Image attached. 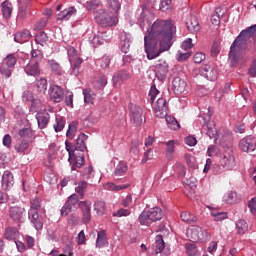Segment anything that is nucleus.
<instances>
[{
    "mask_svg": "<svg viewBox=\"0 0 256 256\" xmlns=\"http://www.w3.org/2000/svg\"><path fill=\"white\" fill-rule=\"evenodd\" d=\"M177 29L173 21L156 20L151 26L148 35L144 37V49L149 60L159 57L169 51L173 45V36Z\"/></svg>",
    "mask_w": 256,
    "mask_h": 256,
    "instance_id": "obj_1",
    "label": "nucleus"
},
{
    "mask_svg": "<svg viewBox=\"0 0 256 256\" xmlns=\"http://www.w3.org/2000/svg\"><path fill=\"white\" fill-rule=\"evenodd\" d=\"M251 39L256 44V24L242 30L232 43L229 52L231 65H237L243 59V51L249 47Z\"/></svg>",
    "mask_w": 256,
    "mask_h": 256,
    "instance_id": "obj_2",
    "label": "nucleus"
},
{
    "mask_svg": "<svg viewBox=\"0 0 256 256\" xmlns=\"http://www.w3.org/2000/svg\"><path fill=\"white\" fill-rule=\"evenodd\" d=\"M163 219V210L159 207H154L148 211H143L138 217L140 225L149 226L151 223H156V221H161Z\"/></svg>",
    "mask_w": 256,
    "mask_h": 256,
    "instance_id": "obj_3",
    "label": "nucleus"
},
{
    "mask_svg": "<svg viewBox=\"0 0 256 256\" xmlns=\"http://www.w3.org/2000/svg\"><path fill=\"white\" fill-rule=\"evenodd\" d=\"M95 21L101 27H113L117 25V16L113 12L106 9H99L95 13Z\"/></svg>",
    "mask_w": 256,
    "mask_h": 256,
    "instance_id": "obj_4",
    "label": "nucleus"
},
{
    "mask_svg": "<svg viewBox=\"0 0 256 256\" xmlns=\"http://www.w3.org/2000/svg\"><path fill=\"white\" fill-rule=\"evenodd\" d=\"M130 121L135 125V127H139L145 123V116H143V108L139 107L135 104L130 105Z\"/></svg>",
    "mask_w": 256,
    "mask_h": 256,
    "instance_id": "obj_5",
    "label": "nucleus"
},
{
    "mask_svg": "<svg viewBox=\"0 0 256 256\" xmlns=\"http://www.w3.org/2000/svg\"><path fill=\"white\" fill-rule=\"evenodd\" d=\"M9 217L14 221V223L21 225V223L25 222V208L19 205L11 206L9 208Z\"/></svg>",
    "mask_w": 256,
    "mask_h": 256,
    "instance_id": "obj_6",
    "label": "nucleus"
},
{
    "mask_svg": "<svg viewBox=\"0 0 256 256\" xmlns=\"http://www.w3.org/2000/svg\"><path fill=\"white\" fill-rule=\"evenodd\" d=\"M189 235H190V239H192V241L194 243H196V241H205V240L209 239V237H211L209 235V232H207L206 229H203L199 226L193 227L189 231Z\"/></svg>",
    "mask_w": 256,
    "mask_h": 256,
    "instance_id": "obj_7",
    "label": "nucleus"
},
{
    "mask_svg": "<svg viewBox=\"0 0 256 256\" xmlns=\"http://www.w3.org/2000/svg\"><path fill=\"white\" fill-rule=\"evenodd\" d=\"M239 149L244 153H253L256 149V138L253 136H246L239 142Z\"/></svg>",
    "mask_w": 256,
    "mask_h": 256,
    "instance_id": "obj_8",
    "label": "nucleus"
},
{
    "mask_svg": "<svg viewBox=\"0 0 256 256\" xmlns=\"http://www.w3.org/2000/svg\"><path fill=\"white\" fill-rule=\"evenodd\" d=\"M169 73V64L165 60H159L155 65V76L159 81H165Z\"/></svg>",
    "mask_w": 256,
    "mask_h": 256,
    "instance_id": "obj_9",
    "label": "nucleus"
},
{
    "mask_svg": "<svg viewBox=\"0 0 256 256\" xmlns=\"http://www.w3.org/2000/svg\"><path fill=\"white\" fill-rule=\"evenodd\" d=\"M79 208L82 213V223L84 225H87L88 223H91V202L89 201H80L79 202Z\"/></svg>",
    "mask_w": 256,
    "mask_h": 256,
    "instance_id": "obj_10",
    "label": "nucleus"
},
{
    "mask_svg": "<svg viewBox=\"0 0 256 256\" xmlns=\"http://www.w3.org/2000/svg\"><path fill=\"white\" fill-rule=\"evenodd\" d=\"M64 94L63 88L55 84L51 85L48 90V95L54 103H61V101H63Z\"/></svg>",
    "mask_w": 256,
    "mask_h": 256,
    "instance_id": "obj_11",
    "label": "nucleus"
},
{
    "mask_svg": "<svg viewBox=\"0 0 256 256\" xmlns=\"http://www.w3.org/2000/svg\"><path fill=\"white\" fill-rule=\"evenodd\" d=\"M221 166L224 169H227V171L233 170L235 167V155H233V151L226 152L222 155V158L220 160Z\"/></svg>",
    "mask_w": 256,
    "mask_h": 256,
    "instance_id": "obj_12",
    "label": "nucleus"
},
{
    "mask_svg": "<svg viewBox=\"0 0 256 256\" xmlns=\"http://www.w3.org/2000/svg\"><path fill=\"white\" fill-rule=\"evenodd\" d=\"M168 110L169 108H167V100H165V98H158L154 106L155 116L163 119V117L167 115Z\"/></svg>",
    "mask_w": 256,
    "mask_h": 256,
    "instance_id": "obj_13",
    "label": "nucleus"
},
{
    "mask_svg": "<svg viewBox=\"0 0 256 256\" xmlns=\"http://www.w3.org/2000/svg\"><path fill=\"white\" fill-rule=\"evenodd\" d=\"M172 89L176 95H181L187 89V82L181 77H175L172 82Z\"/></svg>",
    "mask_w": 256,
    "mask_h": 256,
    "instance_id": "obj_14",
    "label": "nucleus"
},
{
    "mask_svg": "<svg viewBox=\"0 0 256 256\" xmlns=\"http://www.w3.org/2000/svg\"><path fill=\"white\" fill-rule=\"evenodd\" d=\"M24 71L29 77H39V75H41V68L39 67V63L31 62L30 60L29 63L24 66Z\"/></svg>",
    "mask_w": 256,
    "mask_h": 256,
    "instance_id": "obj_15",
    "label": "nucleus"
},
{
    "mask_svg": "<svg viewBox=\"0 0 256 256\" xmlns=\"http://www.w3.org/2000/svg\"><path fill=\"white\" fill-rule=\"evenodd\" d=\"M28 219L37 231L43 229V216H40L39 212H28Z\"/></svg>",
    "mask_w": 256,
    "mask_h": 256,
    "instance_id": "obj_16",
    "label": "nucleus"
},
{
    "mask_svg": "<svg viewBox=\"0 0 256 256\" xmlns=\"http://www.w3.org/2000/svg\"><path fill=\"white\" fill-rule=\"evenodd\" d=\"M14 184L15 180L13 179V173L9 170L4 171L2 175V188L4 191H9Z\"/></svg>",
    "mask_w": 256,
    "mask_h": 256,
    "instance_id": "obj_17",
    "label": "nucleus"
},
{
    "mask_svg": "<svg viewBox=\"0 0 256 256\" xmlns=\"http://www.w3.org/2000/svg\"><path fill=\"white\" fill-rule=\"evenodd\" d=\"M131 47V34L127 32H122L120 34V49L122 53H129Z\"/></svg>",
    "mask_w": 256,
    "mask_h": 256,
    "instance_id": "obj_18",
    "label": "nucleus"
},
{
    "mask_svg": "<svg viewBox=\"0 0 256 256\" xmlns=\"http://www.w3.org/2000/svg\"><path fill=\"white\" fill-rule=\"evenodd\" d=\"M19 137L21 139H24V141H33L35 139V132H33V129L31 128V124H27L26 127H23L18 131Z\"/></svg>",
    "mask_w": 256,
    "mask_h": 256,
    "instance_id": "obj_19",
    "label": "nucleus"
},
{
    "mask_svg": "<svg viewBox=\"0 0 256 256\" xmlns=\"http://www.w3.org/2000/svg\"><path fill=\"white\" fill-rule=\"evenodd\" d=\"M201 75L208 79V81H215L218 76L217 70L210 65H205L201 68Z\"/></svg>",
    "mask_w": 256,
    "mask_h": 256,
    "instance_id": "obj_20",
    "label": "nucleus"
},
{
    "mask_svg": "<svg viewBox=\"0 0 256 256\" xmlns=\"http://www.w3.org/2000/svg\"><path fill=\"white\" fill-rule=\"evenodd\" d=\"M51 119V115L48 112H38L36 114V120L38 123L39 129H45L47 125H49V120Z\"/></svg>",
    "mask_w": 256,
    "mask_h": 256,
    "instance_id": "obj_21",
    "label": "nucleus"
},
{
    "mask_svg": "<svg viewBox=\"0 0 256 256\" xmlns=\"http://www.w3.org/2000/svg\"><path fill=\"white\" fill-rule=\"evenodd\" d=\"M186 26L189 33H192L193 35L201 31V25H199V20H197V17L195 16L190 17V20L186 22Z\"/></svg>",
    "mask_w": 256,
    "mask_h": 256,
    "instance_id": "obj_22",
    "label": "nucleus"
},
{
    "mask_svg": "<svg viewBox=\"0 0 256 256\" xmlns=\"http://www.w3.org/2000/svg\"><path fill=\"white\" fill-rule=\"evenodd\" d=\"M47 78H39L34 83V91H36L39 95H45L47 93Z\"/></svg>",
    "mask_w": 256,
    "mask_h": 256,
    "instance_id": "obj_23",
    "label": "nucleus"
},
{
    "mask_svg": "<svg viewBox=\"0 0 256 256\" xmlns=\"http://www.w3.org/2000/svg\"><path fill=\"white\" fill-rule=\"evenodd\" d=\"M27 101H31L30 111L32 113H39L41 111V107L43 106V103L39 99H33V94L31 92H26Z\"/></svg>",
    "mask_w": 256,
    "mask_h": 256,
    "instance_id": "obj_24",
    "label": "nucleus"
},
{
    "mask_svg": "<svg viewBox=\"0 0 256 256\" xmlns=\"http://www.w3.org/2000/svg\"><path fill=\"white\" fill-rule=\"evenodd\" d=\"M75 15H77V9L73 6H71V7H68L66 9H64L63 11H61L58 14V17L62 21H69V19L72 17H75Z\"/></svg>",
    "mask_w": 256,
    "mask_h": 256,
    "instance_id": "obj_25",
    "label": "nucleus"
},
{
    "mask_svg": "<svg viewBox=\"0 0 256 256\" xmlns=\"http://www.w3.org/2000/svg\"><path fill=\"white\" fill-rule=\"evenodd\" d=\"M71 64V75H74L77 77L79 75V70L81 69V64L83 63V59L76 57V58H70L69 60Z\"/></svg>",
    "mask_w": 256,
    "mask_h": 256,
    "instance_id": "obj_26",
    "label": "nucleus"
},
{
    "mask_svg": "<svg viewBox=\"0 0 256 256\" xmlns=\"http://www.w3.org/2000/svg\"><path fill=\"white\" fill-rule=\"evenodd\" d=\"M87 139L88 136L85 135V133H81L75 141L74 151H85V149H87V146L85 145V141H87Z\"/></svg>",
    "mask_w": 256,
    "mask_h": 256,
    "instance_id": "obj_27",
    "label": "nucleus"
},
{
    "mask_svg": "<svg viewBox=\"0 0 256 256\" xmlns=\"http://www.w3.org/2000/svg\"><path fill=\"white\" fill-rule=\"evenodd\" d=\"M203 131H206V135L210 139L217 137V128H215V122L210 121L203 125Z\"/></svg>",
    "mask_w": 256,
    "mask_h": 256,
    "instance_id": "obj_28",
    "label": "nucleus"
},
{
    "mask_svg": "<svg viewBox=\"0 0 256 256\" xmlns=\"http://www.w3.org/2000/svg\"><path fill=\"white\" fill-rule=\"evenodd\" d=\"M31 39V32L29 30H23L21 32H17L14 36V41L16 43H27Z\"/></svg>",
    "mask_w": 256,
    "mask_h": 256,
    "instance_id": "obj_29",
    "label": "nucleus"
},
{
    "mask_svg": "<svg viewBox=\"0 0 256 256\" xmlns=\"http://www.w3.org/2000/svg\"><path fill=\"white\" fill-rule=\"evenodd\" d=\"M106 86H107V76L105 75H102L99 78H96L92 82L93 89H96L97 91H101L105 89Z\"/></svg>",
    "mask_w": 256,
    "mask_h": 256,
    "instance_id": "obj_30",
    "label": "nucleus"
},
{
    "mask_svg": "<svg viewBox=\"0 0 256 256\" xmlns=\"http://www.w3.org/2000/svg\"><path fill=\"white\" fill-rule=\"evenodd\" d=\"M29 1L31 0H26L22 4H20L19 9H18V19H27V15H29Z\"/></svg>",
    "mask_w": 256,
    "mask_h": 256,
    "instance_id": "obj_31",
    "label": "nucleus"
},
{
    "mask_svg": "<svg viewBox=\"0 0 256 256\" xmlns=\"http://www.w3.org/2000/svg\"><path fill=\"white\" fill-rule=\"evenodd\" d=\"M4 237L8 241H15L19 237V230L16 227H8L5 229Z\"/></svg>",
    "mask_w": 256,
    "mask_h": 256,
    "instance_id": "obj_32",
    "label": "nucleus"
},
{
    "mask_svg": "<svg viewBox=\"0 0 256 256\" xmlns=\"http://www.w3.org/2000/svg\"><path fill=\"white\" fill-rule=\"evenodd\" d=\"M48 66L50 71L55 75L61 76L65 74V71H63V68L61 67V65L55 60H49Z\"/></svg>",
    "mask_w": 256,
    "mask_h": 256,
    "instance_id": "obj_33",
    "label": "nucleus"
},
{
    "mask_svg": "<svg viewBox=\"0 0 256 256\" xmlns=\"http://www.w3.org/2000/svg\"><path fill=\"white\" fill-rule=\"evenodd\" d=\"M106 245H109V242L107 241V235L105 233V230H101L96 239V247L98 249H101L103 247H106Z\"/></svg>",
    "mask_w": 256,
    "mask_h": 256,
    "instance_id": "obj_34",
    "label": "nucleus"
},
{
    "mask_svg": "<svg viewBox=\"0 0 256 256\" xmlns=\"http://www.w3.org/2000/svg\"><path fill=\"white\" fill-rule=\"evenodd\" d=\"M87 187H89V183H87V181L82 180L78 182V185L75 188V192L80 197V199L85 197V191H87Z\"/></svg>",
    "mask_w": 256,
    "mask_h": 256,
    "instance_id": "obj_35",
    "label": "nucleus"
},
{
    "mask_svg": "<svg viewBox=\"0 0 256 256\" xmlns=\"http://www.w3.org/2000/svg\"><path fill=\"white\" fill-rule=\"evenodd\" d=\"M69 161H70V163H73L72 164V171H75V169H81V167L82 166H84L85 165V157H83V156H75L74 157V160H73V158H69Z\"/></svg>",
    "mask_w": 256,
    "mask_h": 256,
    "instance_id": "obj_36",
    "label": "nucleus"
},
{
    "mask_svg": "<svg viewBox=\"0 0 256 256\" xmlns=\"http://www.w3.org/2000/svg\"><path fill=\"white\" fill-rule=\"evenodd\" d=\"M2 14L5 19H9L11 17V13H13V5L9 1H4L1 4Z\"/></svg>",
    "mask_w": 256,
    "mask_h": 256,
    "instance_id": "obj_37",
    "label": "nucleus"
},
{
    "mask_svg": "<svg viewBox=\"0 0 256 256\" xmlns=\"http://www.w3.org/2000/svg\"><path fill=\"white\" fill-rule=\"evenodd\" d=\"M236 230L238 235H245L249 230V225H247L245 220L240 219L236 222Z\"/></svg>",
    "mask_w": 256,
    "mask_h": 256,
    "instance_id": "obj_38",
    "label": "nucleus"
},
{
    "mask_svg": "<svg viewBox=\"0 0 256 256\" xmlns=\"http://www.w3.org/2000/svg\"><path fill=\"white\" fill-rule=\"evenodd\" d=\"M164 117L166 119L167 126L169 127V129H172V131H177L181 128V125H179V122L177 121V119H175V117L167 115Z\"/></svg>",
    "mask_w": 256,
    "mask_h": 256,
    "instance_id": "obj_39",
    "label": "nucleus"
},
{
    "mask_svg": "<svg viewBox=\"0 0 256 256\" xmlns=\"http://www.w3.org/2000/svg\"><path fill=\"white\" fill-rule=\"evenodd\" d=\"M4 65L11 67L14 69L15 65H17V54H8L2 62Z\"/></svg>",
    "mask_w": 256,
    "mask_h": 256,
    "instance_id": "obj_40",
    "label": "nucleus"
},
{
    "mask_svg": "<svg viewBox=\"0 0 256 256\" xmlns=\"http://www.w3.org/2000/svg\"><path fill=\"white\" fill-rule=\"evenodd\" d=\"M79 126V122L72 121L69 126L68 130L66 132V136L68 139H73L75 137V134L77 133V127Z\"/></svg>",
    "mask_w": 256,
    "mask_h": 256,
    "instance_id": "obj_41",
    "label": "nucleus"
},
{
    "mask_svg": "<svg viewBox=\"0 0 256 256\" xmlns=\"http://www.w3.org/2000/svg\"><path fill=\"white\" fill-rule=\"evenodd\" d=\"M163 145H166V157L172 159L173 153H175V140L163 142Z\"/></svg>",
    "mask_w": 256,
    "mask_h": 256,
    "instance_id": "obj_42",
    "label": "nucleus"
},
{
    "mask_svg": "<svg viewBox=\"0 0 256 256\" xmlns=\"http://www.w3.org/2000/svg\"><path fill=\"white\" fill-rule=\"evenodd\" d=\"M79 199H81V198L79 197V195H77V194H72V195H70V196L68 197L66 203H67V205H68L70 208H72V209H77V205H78V207H79V203H81V202L79 201Z\"/></svg>",
    "mask_w": 256,
    "mask_h": 256,
    "instance_id": "obj_43",
    "label": "nucleus"
},
{
    "mask_svg": "<svg viewBox=\"0 0 256 256\" xmlns=\"http://www.w3.org/2000/svg\"><path fill=\"white\" fill-rule=\"evenodd\" d=\"M47 41H49V36L47 35V33H45V31H41L36 34L35 42L37 43V45H41L43 47V45H45Z\"/></svg>",
    "mask_w": 256,
    "mask_h": 256,
    "instance_id": "obj_44",
    "label": "nucleus"
},
{
    "mask_svg": "<svg viewBox=\"0 0 256 256\" xmlns=\"http://www.w3.org/2000/svg\"><path fill=\"white\" fill-rule=\"evenodd\" d=\"M43 60V52L39 49H33L31 50V62L39 63Z\"/></svg>",
    "mask_w": 256,
    "mask_h": 256,
    "instance_id": "obj_45",
    "label": "nucleus"
},
{
    "mask_svg": "<svg viewBox=\"0 0 256 256\" xmlns=\"http://www.w3.org/2000/svg\"><path fill=\"white\" fill-rule=\"evenodd\" d=\"M127 169H128L127 164L120 162L115 168V171H114L115 177H123V175L127 173Z\"/></svg>",
    "mask_w": 256,
    "mask_h": 256,
    "instance_id": "obj_46",
    "label": "nucleus"
},
{
    "mask_svg": "<svg viewBox=\"0 0 256 256\" xmlns=\"http://www.w3.org/2000/svg\"><path fill=\"white\" fill-rule=\"evenodd\" d=\"M156 243V250L155 253H163L165 250V241H163V236L162 235H157L155 239Z\"/></svg>",
    "mask_w": 256,
    "mask_h": 256,
    "instance_id": "obj_47",
    "label": "nucleus"
},
{
    "mask_svg": "<svg viewBox=\"0 0 256 256\" xmlns=\"http://www.w3.org/2000/svg\"><path fill=\"white\" fill-rule=\"evenodd\" d=\"M40 209H41V199L35 198L31 200V206L28 213H39Z\"/></svg>",
    "mask_w": 256,
    "mask_h": 256,
    "instance_id": "obj_48",
    "label": "nucleus"
},
{
    "mask_svg": "<svg viewBox=\"0 0 256 256\" xmlns=\"http://www.w3.org/2000/svg\"><path fill=\"white\" fill-rule=\"evenodd\" d=\"M107 7L111 9L113 13H118L121 9V2L119 0H107Z\"/></svg>",
    "mask_w": 256,
    "mask_h": 256,
    "instance_id": "obj_49",
    "label": "nucleus"
},
{
    "mask_svg": "<svg viewBox=\"0 0 256 256\" xmlns=\"http://www.w3.org/2000/svg\"><path fill=\"white\" fill-rule=\"evenodd\" d=\"M105 201L97 200L94 203V211H96L97 215H104L105 214Z\"/></svg>",
    "mask_w": 256,
    "mask_h": 256,
    "instance_id": "obj_50",
    "label": "nucleus"
},
{
    "mask_svg": "<svg viewBox=\"0 0 256 256\" xmlns=\"http://www.w3.org/2000/svg\"><path fill=\"white\" fill-rule=\"evenodd\" d=\"M180 219L184 223H195V221H197V218L190 212H182L180 215Z\"/></svg>",
    "mask_w": 256,
    "mask_h": 256,
    "instance_id": "obj_51",
    "label": "nucleus"
},
{
    "mask_svg": "<svg viewBox=\"0 0 256 256\" xmlns=\"http://www.w3.org/2000/svg\"><path fill=\"white\" fill-rule=\"evenodd\" d=\"M129 77H131V75L129 74V72H127V70H120L114 77L113 80H116L117 83L121 82V81H125L127 79H129Z\"/></svg>",
    "mask_w": 256,
    "mask_h": 256,
    "instance_id": "obj_52",
    "label": "nucleus"
},
{
    "mask_svg": "<svg viewBox=\"0 0 256 256\" xmlns=\"http://www.w3.org/2000/svg\"><path fill=\"white\" fill-rule=\"evenodd\" d=\"M65 129V118L58 116L56 117V124H54V130L56 133L63 131Z\"/></svg>",
    "mask_w": 256,
    "mask_h": 256,
    "instance_id": "obj_53",
    "label": "nucleus"
},
{
    "mask_svg": "<svg viewBox=\"0 0 256 256\" xmlns=\"http://www.w3.org/2000/svg\"><path fill=\"white\" fill-rule=\"evenodd\" d=\"M0 73L5 77L6 79H9L11 77V73H13V68L11 66H7V64H1L0 66Z\"/></svg>",
    "mask_w": 256,
    "mask_h": 256,
    "instance_id": "obj_54",
    "label": "nucleus"
},
{
    "mask_svg": "<svg viewBox=\"0 0 256 256\" xmlns=\"http://www.w3.org/2000/svg\"><path fill=\"white\" fill-rule=\"evenodd\" d=\"M89 43L92 47H99V45H103V38L97 35L90 36Z\"/></svg>",
    "mask_w": 256,
    "mask_h": 256,
    "instance_id": "obj_55",
    "label": "nucleus"
},
{
    "mask_svg": "<svg viewBox=\"0 0 256 256\" xmlns=\"http://www.w3.org/2000/svg\"><path fill=\"white\" fill-rule=\"evenodd\" d=\"M29 141L24 140L15 146L17 153H25L29 149Z\"/></svg>",
    "mask_w": 256,
    "mask_h": 256,
    "instance_id": "obj_56",
    "label": "nucleus"
},
{
    "mask_svg": "<svg viewBox=\"0 0 256 256\" xmlns=\"http://www.w3.org/2000/svg\"><path fill=\"white\" fill-rule=\"evenodd\" d=\"M225 203H228L229 205H232V203H235L237 199V193L235 192H228L223 197Z\"/></svg>",
    "mask_w": 256,
    "mask_h": 256,
    "instance_id": "obj_57",
    "label": "nucleus"
},
{
    "mask_svg": "<svg viewBox=\"0 0 256 256\" xmlns=\"http://www.w3.org/2000/svg\"><path fill=\"white\" fill-rule=\"evenodd\" d=\"M131 215L130 209L120 208L118 211L113 213V217H129Z\"/></svg>",
    "mask_w": 256,
    "mask_h": 256,
    "instance_id": "obj_58",
    "label": "nucleus"
},
{
    "mask_svg": "<svg viewBox=\"0 0 256 256\" xmlns=\"http://www.w3.org/2000/svg\"><path fill=\"white\" fill-rule=\"evenodd\" d=\"M48 21H49L48 17H44V18L40 19L38 22H36L35 29H37L38 31L45 29V27H47Z\"/></svg>",
    "mask_w": 256,
    "mask_h": 256,
    "instance_id": "obj_59",
    "label": "nucleus"
},
{
    "mask_svg": "<svg viewBox=\"0 0 256 256\" xmlns=\"http://www.w3.org/2000/svg\"><path fill=\"white\" fill-rule=\"evenodd\" d=\"M211 215H212V217H214V221H223V219H227L226 212L212 211Z\"/></svg>",
    "mask_w": 256,
    "mask_h": 256,
    "instance_id": "obj_60",
    "label": "nucleus"
},
{
    "mask_svg": "<svg viewBox=\"0 0 256 256\" xmlns=\"http://www.w3.org/2000/svg\"><path fill=\"white\" fill-rule=\"evenodd\" d=\"M120 205H122V207H131V205H133V196L128 194L125 198H122Z\"/></svg>",
    "mask_w": 256,
    "mask_h": 256,
    "instance_id": "obj_61",
    "label": "nucleus"
},
{
    "mask_svg": "<svg viewBox=\"0 0 256 256\" xmlns=\"http://www.w3.org/2000/svg\"><path fill=\"white\" fill-rule=\"evenodd\" d=\"M159 95V91L157 90V87L155 85L151 86L149 91V97H150V103L153 105L155 103V97Z\"/></svg>",
    "mask_w": 256,
    "mask_h": 256,
    "instance_id": "obj_62",
    "label": "nucleus"
},
{
    "mask_svg": "<svg viewBox=\"0 0 256 256\" xmlns=\"http://www.w3.org/2000/svg\"><path fill=\"white\" fill-rule=\"evenodd\" d=\"M110 64H111V57L103 56L100 59V67H101V69H107Z\"/></svg>",
    "mask_w": 256,
    "mask_h": 256,
    "instance_id": "obj_63",
    "label": "nucleus"
},
{
    "mask_svg": "<svg viewBox=\"0 0 256 256\" xmlns=\"http://www.w3.org/2000/svg\"><path fill=\"white\" fill-rule=\"evenodd\" d=\"M248 207L252 213V215H256V198H252L249 202H248Z\"/></svg>",
    "mask_w": 256,
    "mask_h": 256,
    "instance_id": "obj_64",
    "label": "nucleus"
}]
</instances>
